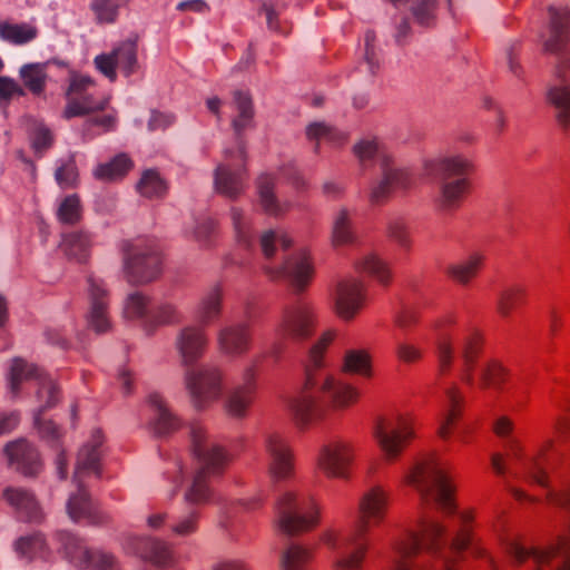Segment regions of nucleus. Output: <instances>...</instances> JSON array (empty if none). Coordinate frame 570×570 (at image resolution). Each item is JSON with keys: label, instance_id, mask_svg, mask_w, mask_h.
<instances>
[{"label": "nucleus", "instance_id": "nucleus-12", "mask_svg": "<svg viewBox=\"0 0 570 570\" xmlns=\"http://www.w3.org/2000/svg\"><path fill=\"white\" fill-rule=\"evenodd\" d=\"M223 161L214 171L215 190L232 200L240 197L247 183V153L242 144L238 147L225 148Z\"/></svg>", "mask_w": 570, "mask_h": 570}, {"label": "nucleus", "instance_id": "nucleus-47", "mask_svg": "<svg viewBox=\"0 0 570 570\" xmlns=\"http://www.w3.org/2000/svg\"><path fill=\"white\" fill-rule=\"evenodd\" d=\"M420 316L419 305L404 303L394 311L392 322L400 334L406 336L419 324Z\"/></svg>", "mask_w": 570, "mask_h": 570}, {"label": "nucleus", "instance_id": "nucleus-43", "mask_svg": "<svg viewBox=\"0 0 570 570\" xmlns=\"http://www.w3.org/2000/svg\"><path fill=\"white\" fill-rule=\"evenodd\" d=\"M355 267L358 272L368 274L383 285H387L391 281L392 274L389 264L374 253H368L360 258Z\"/></svg>", "mask_w": 570, "mask_h": 570}, {"label": "nucleus", "instance_id": "nucleus-33", "mask_svg": "<svg viewBox=\"0 0 570 570\" xmlns=\"http://www.w3.org/2000/svg\"><path fill=\"white\" fill-rule=\"evenodd\" d=\"M132 551L157 568L164 569L171 566L173 563V551L170 547L166 542L157 539H134Z\"/></svg>", "mask_w": 570, "mask_h": 570}, {"label": "nucleus", "instance_id": "nucleus-5", "mask_svg": "<svg viewBox=\"0 0 570 570\" xmlns=\"http://www.w3.org/2000/svg\"><path fill=\"white\" fill-rule=\"evenodd\" d=\"M451 323V317H448L438 321L434 325L440 331L435 346L439 372L441 375L450 372L456 353L461 361L460 377L466 385L472 386L475 383L473 370L480 351L479 336L475 333L466 332L456 335L452 340L450 335L443 332V328Z\"/></svg>", "mask_w": 570, "mask_h": 570}, {"label": "nucleus", "instance_id": "nucleus-40", "mask_svg": "<svg viewBox=\"0 0 570 570\" xmlns=\"http://www.w3.org/2000/svg\"><path fill=\"white\" fill-rule=\"evenodd\" d=\"M358 455L354 446L344 441H333L320 450L318 463H351Z\"/></svg>", "mask_w": 570, "mask_h": 570}, {"label": "nucleus", "instance_id": "nucleus-34", "mask_svg": "<svg viewBox=\"0 0 570 570\" xmlns=\"http://www.w3.org/2000/svg\"><path fill=\"white\" fill-rule=\"evenodd\" d=\"M224 289L222 285L210 286L196 305V315L203 327L217 321L223 313Z\"/></svg>", "mask_w": 570, "mask_h": 570}, {"label": "nucleus", "instance_id": "nucleus-54", "mask_svg": "<svg viewBox=\"0 0 570 570\" xmlns=\"http://www.w3.org/2000/svg\"><path fill=\"white\" fill-rule=\"evenodd\" d=\"M105 459L104 435L95 431L90 440L80 449L78 463H99Z\"/></svg>", "mask_w": 570, "mask_h": 570}, {"label": "nucleus", "instance_id": "nucleus-59", "mask_svg": "<svg viewBox=\"0 0 570 570\" xmlns=\"http://www.w3.org/2000/svg\"><path fill=\"white\" fill-rule=\"evenodd\" d=\"M39 402H43L38 411L43 412L55 406L59 401V391L53 381L46 374H40L37 379Z\"/></svg>", "mask_w": 570, "mask_h": 570}, {"label": "nucleus", "instance_id": "nucleus-52", "mask_svg": "<svg viewBox=\"0 0 570 570\" xmlns=\"http://www.w3.org/2000/svg\"><path fill=\"white\" fill-rule=\"evenodd\" d=\"M0 37L8 42L23 45L37 37V29L24 23H0Z\"/></svg>", "mask_w": 570, "mask_h": 570}, {"label": "nucleus", "instance_id": "nucleus-21", "mask_svg": "<svg viewBox=\"0 0 570 570\" xmlns=\"http://www.w3.org/2000/svg\"><path fill=\"white\" fill-rule=\"evenodd\" d=\"M175 465L174 473L184 478L187 473L191 474V483L185 493V500L189 504L204 505L214 500V492L209 485L210 478L222 473L223 465Z\"/></svg>", "mask_w": 570, "mask_h": 570}, {"label": "nucleus", "instance_id": "nucleus-32", "mask_svg": "<svg viewBox=\"0 0 570 570\" xmlns=\"http://www.w3.org/2000/svg\"><path fill=\"white\" fill-rule=\"evenodd\" d=\"M4 500L16 510L20 520L40 522L42 511L32 493L19 488H8L3 492Z\"/></svg>", "mask_w": 570, "mask_h": 570}, {"label": "nucleus", "instance_id": "nucleus-29", "mask_svg": "<svg viewBox=\"0 0 570 570\" xmlns=\"http://www.w3.org/2000/svg\"><path fill=\"white\" fill-rule=\"evenodd\" d=\"M441 405L442 412L438 433L442 439H448L455 422L461 417L464 405V395L456 383H451L443 389Z\"/></svg>", "mask_w": 570, "mask_h": 570}, {"label": "nucleus", "instance_id": "nucleus-31", "mask_svg": "<svg viewBox=\"0 0 570 570\" xmlns=\"http://www.w3.org/2000/svg\"><path fill=\"white\" fill-rule=\"evenodd\" d=\"M277 177L271 173H263L256 178V193L258 204L264 213L278 217L289 209L288 203H282L275 193Z\"/></svg>", "mask_w": 570, "mask_h": 570}, {"label": "nucleus", "instance_id": "nucleus-11", "mask_svg": "<svg viewBox=\"0 0 570 570\" xmlns=\"http://www.w3.org/2000/svg\"><path fill=\"white\" fill-rule=\"evenodd\" d=\"M184 384L193 406L205 410L219 400L224 391V373L213 364L188 366L184 371Z\"/></svg>", "mask_w": 570, "mask_h": 570}, {"label": "nucleus", "instance_id": "nucleus-15", "mask_svg": "<svg viewBox=\"0 0 570 570\" xmlns=\"http://www.w3.org/2000/svg\"><path fill=\"white\" fill-rule=\"evenodd\" d=\"M137 35H131L120 41L110 52L97 55L94 59L96 70L106 77L110 82L118 78L117 70L125 77H130L139 69Z\"/></svg>", "mask_w": 570, "mask_h": 570}, {"label": "nucleus", "instance_id": "nucleus-6", "mask_svg": "<svg viewBox=\"0 0 570 570\" xmlns=\"http://www.w3.org/2000/svg\"><path fill=\"white\" fill-rule=\"evenodd\" d=\"M122 253V276L131 285H146L161 273V256L158 246L154 240L137 239L124 242Z\"/></svg>", "mask_w": 570, "mask_h": 570}, {"label": "nucleus", "instance_id": "nucleus-46", "mask_svg": "<svg viewBox=\"0 0 570 570\" xmlns=\"http://www.w3.org/2000/svg\"><path fill=\"white\" fill-rule=\"evenodd\" d=\"M306 136L311 141H315L314 151L320 153V144L326 141L338 145L345 140L342 131L326 125L325 122H312L306 127Z\"/></svg>", "mask_w": 570, "mask_h": 570}, {"label": "nucleus", "instance_id": "nucleus-17", "mask_svg": "<svg viewBox=\"0 0 570 570\" xmlns=\"http://www.w3.org/2000/svg\"><path fill=\"white\" fill-rule=\"evenodd\" d=\"M380 177L372 184L370 198L381 204L395 193H404L414 185L412 173L396 163L390 154H380Z\"/></svg>", "mask_w": 570, "mask_h": 570}, {"label": "nucleus", "instance_id": "nucleus-56", "mask_svg": "<svg viewBox=\"0 0 570 570\" xmlns=\"http://www.w3.org/2000/svg\"><path fill=\"white\" fill-rule=\"evenodd\" d=\"M353 240V229L350 214L341 209L334 217L332 229V242L335 246L345 245Z\"/></svg>", "mask_w": 570, "mask_h": 570}, {"label": "nucleus", "instance_id": "nucleus-18", "mask_svg": "<svg viewBox=\"0 0 570 570\" xmlns=\"http://www.w3.org/2000/svg\"><path fill=\"white\" fill-rule=\"evenodd\" d=\"M88 312L86 320L88 326L97 334H102L111 328L109 317V293L105 282L92 275L87 278Z\"/></svg>", "mask_w": 570, "mask_h": 570}, {"label": "nucleus", "instance_id": "nucleus-41", "mask_svg": "<svg viewBox=\"0 0 570 570\" xmlns=\"http://www.w3.org/2000/svg\"><path fill=\"white\" fill-rule=\"evenodd\" d=\"M19 76L32 95H41L47 85V63H26L19 69Z\"/></svg>", "mask_w": 570, "mask_h": 570}, {"label": "nucleus", "instance_id": "nucleus-64", "mask_svg": "<svg viewBox=\"0 0 570 570\" xmlns=\"http://www.w3.org/2000/svg\"><path fill=\"white\" fill-rule=\"evenodd\" d=\"M58 219L63 224H76L81 218V204L77 195L67 196L57 212Z\"/></svg>", "mask_w": 570, "mask_h": 570}, {"label": "nucleus", "instance_id": "nucleus-35", "mask_svg": "<svg viewBox=\"0 0 570 570\" xmlns=\"http://www.w3.org/2000/svg\"><path fill=\"white\" fill-rule=\"evenodd\" d=\"M229 219L237 244L244 248H250L256 239L252 215L238 206H232Z\"/></svg>", "mask_w": 570, "mask_h": 570}, {"label": "nucleus", "instance_id": "nucleus-61", "mask_svg": "<svg viewBox=\"0 0 570 570\" xmlns=\"http://www.w3.org/2000/svg\"><path fill=\"white\" fill-rule=\"evenodd\" d=\"M126 0H92L90 7L98 23H112L118 16V9Z\"/></svg>", "mask_w": 570, "mask_h": 570}, {"label": "nucleus", "instance_id": "nucleus-28", "mask_svg": "<svg viewBox=\"0 0 570 570\" xmlns=\"http://www.w3.org/2000/svg\"><path fill=\"white\" fill-rule=\"evenodd\" d=\"M232 107L235 111L230 121L235 135V147H238L240 144L246 147L244 132L255 126V109L250 94L248 91L235 90L233 92Z\"/></svg>", "mask_w": 570, "mask_h": 570}, {"label": "nucleus", "instance_id": "nucleus-23", "mask_svg": "<svg viewBox=\"0 0 570 570\" xmlns=\"http://www.w3.org/2000/svg\"><path fill=\"white\" fill-rule=\"evenodd\" d=\"M174 345L181 365L186 368L204 356L208 346V335L202 325H185L177 332Z\"/></svg>", "mask_w": 570, "mask_h": 570}, {"label": "nucleus", "instance_id": "nucleus-8", "mask_svg": "<svg viewBox=\"0 0 570 570\" xmlns=\"http://www.w3.org/2000/svg\"><path fill=\"white\" fill-rule=\"evenodd\" d=\"M281 530L294 535L307 532L320 523V505L311 494L284 493L276 503Z\"/></svg>", "mask_w": 570, "mask_h": 570}, {"label": "nucleus", "instance_id": "nucleus-62", "mask_svg": "<svg viewBox=\"0 0 570 570\" xmlns=\"http://www.w3.org/2000/svg\"><path fill=\"white\" fill-rule=\"evenodd\" d=\"M200 511L197 508H190L185 514L174 520L170 525L171 532L176 535L186 537L198 530Z\"/></svg>", "mask_w": 570, "mask_h": 570}, {"label": "nucleus", "instance_id": "nucleus-16", "mask_svg": "<svg viewBox=\"0 0 570 570\" xmlns=\"http://www.w3.org/2000/svg\"><path fill=\"white\" fill-rule=\"evenodd\" d=\"M56 540L59 543V552L76 568L118 570V563L114 556L88 549L83 540L71 532L59 531L56 533Z\"/></svg>", "mask_w": 570, "mask_h": 570}, {"label": "nucleus", "instance_id": "nucleus-14", "mask_svg": "<svg viewBox=\"0 0 570 570\" xmlns=\"http://www.w3.org/2000/svg\"><path fill=\"white\" fill-rule=\"evenodd\" d=\"M95 87L96 81L90 76L71 75L66 91L67 104L62 117L69 120L105 110L109 105V97H96L91 91Z\"/></svg>", "mask_w": 570, "mask_h": 570}, {"label": "nucleus", "instance_id": "nucleus-48", "mask_svg": "<svg viewBox=\"0 0 570 570\" xmlns=\"http://www.w3.org/2000/svg\"><path fill=\"white\" fill-rule=\"evenodd\" d=\"M478 376L481 390L499 389L505 380L507 370L500 362L490 360L480 365Z\"/></svg>", "mask_w": 570, "mask_h": 570}, {"label": "nucleus", "instance_id": "nucleus-50", "mask_svg": "<svg viewBox=\"0 0 570 570\" xmlns=\"http://www.w3.org/2000/svg\"><path fill=\"white\" fill-rule=\"evenodd\" d=\"M132 166L131 160L126 155H118L111 161L99 165L94 175L101 180H114L126 175Z\"/></svg>", "mask_w": 570, "mask_h": 570}, {"label": "nucleus", "instance_id": "nucleus-2", "mask_svg": "<svg viewBox=\"0 0 570 570\" xmlns=\"http://www.w3.org/2000/svg\"><path fill=\"white\" fill-rule=\"evenodd\" d=\"M390 504L389 493L380 485L366 490L358 500L357 522L350 531L328 529L321 541L336 552L332 561L334 570H364L371 544V528L384 522Z\"/></svg>", "mask_w": 570, "mask_h": 570}, {"label": "nucleus", "instance_id": "nucleus-13", "mask_svg": "<svg viewBox=\"0 0 570 570\" xmlns=\"http://www.w3.org/2000/svg\"><path fill=\"white\" fill-rule=\"evenodd\" d=\"M101 473L102 465H76L73 482L78 490L67 502V512L73 522L98 525L107 521V517L91 501L86 489V480H98Z\"/></svg>", "mask_w": 570, "mask_h": 570}, {"label": "nucleus", "instance_id": "nucleus-44", "mask_svg": "<svg viewBox=\"0 0 570 570\" xmlns=\"http://www.w3.org/2000/svg\"><path fill=\"white\" fill-rule=\"evenodd\" d=\"M314 552V549L301 544H291L282 554V570H308Z\"/></svg>", "mask_w": 570, "mask_h": 570}, {"label": "nucleus", "instance_id": "nucleus-58", "mask_svg": "<svg viewBox=\"0 0 570 570\" xmlns=\"http://www.w3.org/2000/svg\"><path fill=\"white\" fill-rule=\"evenodd\" d=\"M217 224L213 218L202 217L194 222L190 228L186 229L194 240L200 246H209L212 238L216 234Z\"/></svg>", "mask_w": 570, "mask_h": 570}, {"label": "nucleus", "instance_id": "nucleus-27", "mask_svg": "<svg viewBox=\"0 0 570 570\" xmlns=\"http://www.w3.org/2000/svg\"><path fill=\"white\" fill-rule=\"evenodd\" d=\"M493 431L499 438L504 440V448L508 453L507 459L509 460L527 459L535 461L541 459H548L546 454L553 446V440L547 439L541 445L538 446L532 456L524 458L521 455L522 448L519 441L513 436L514 425L509 417L501 416L497 419V421L493 424Z\"/></svg>", "mask_w": 570, "mask_h": 570}, {"label": "nucleus", "instance_id": "nucleus-22", "mask_svg": "<svg viewBox=\"0 0 570 570\" xmlns=\"http://www.w3.org/2000/svg\"><path fill=\"white\" fill-rule=\"evenodd\" d=\"M149 419L146 430L157 436L166 438L181 428L180 419L171 411L167 401L159 393L153 392L146 399Z\"/></svg>", "mask_w": 570, "mask_h": 570}, {"label": "nucleus", "instance_id": "nucleus-39", "mask_svg": "<svg viewBox=\"0 0 570 570\" xmlns=\"http://www.w3.org/2000/svg\"><path fill=\"white\" fill-rule=\"evenodd\" d=\"M41 374L40 370L24 361L23 358L16 357L11 361L9 373H8V385L9 390L13 395L20 392L21 384L31 379H37Z\"/></svg>", "mask_w": 570, "mask_h": 570}, {"label": "nucleus", "instance_id": "nucleus-37", "mask_svg": "<svg viewBox=\"0 0 570 570\" xmlns=\"http://www.w3.org/2000/svg\"><path fill=\"white\" fill-rule=\"evenodd\" d=\"M547 96L556 109L558 125L570 137V85L553 86L548 90Z\"/></svg>", "mask_w": 570, "mask_h": 570}, {"label": "nucleus", "instance_id": "nucleus-24", "mask_svg": "<svg viewBox=\"0 0 570 570\" xmlns=\"http://www.w3.org/2000/svg\"><path fill=\"white\" fill-rule=\"evenodd\" d=\"M365 299V287L362 281L347 277L338 282L334 304L337 315L346 321L352 320L362 308Z\"/></svg>", "mask_w": 570, "mask_h": 570}, {"label": "nucleus", "instance_id": "nucleus-42", "mask_svg": "<svg viewBox=\"0 0 570 570\" xmlns=\"http://www.w3.org/2000/svg\"><path fill=\"white\" fill-rule=\"evenodd\" d=\"M14 548L20 557L28 560H48L50 556V550L41 533L19 538L14 543Z\"/></svg>", "mask_w": 570, "mask_h": 570}, {"label": "nucleus", "instance_id": "nucleus-10", "mask_svg": "<svg viewBox=\"0 0 570 570\" xmlns=\"http://www.w3.org/2000/svg\"><path fill=\"white\" fill-rule=\"evenodd\" d=\"M316 323V305L304 298L296 299L282 308L276 334L284 342L301 344L313 336Z\"/></svg>", "mask_w": 570, "mask_h": 570}, {"label": "nucleus", "instance_id": "nucleus-57", "mask_svg": "<svg viewBox=\"0 0 570 570\" xmlns=\"http://www.w3.org/2000/svg\"><path fill=\"white\" fill-rule=\"evenodd\" d=\"M524 289L520 286H510L500 292L497 299V311L508 317L512 311L522 302Z\"/></svg>", "mask_w": 570, "mask_h": 570}, {"label": "nucleus", "instance_id": "nucleus-26", "mask_svg": "<svg viewBox=\"0 0 570 570\" xmlns=\"http://www.w3.org/2000/svg\"><path fill=\"white\" fill-rule=\"evenodd\" d=\"M254 393L255 372L252 367H248L243 373L242 383L234 386L226 396L224 404L226 413L235 419L245 417L253 401Z\"/></svg>", "mask_w": 570, "mask_h": 570}, {"label": "nucleus", "instance_id": "nucleus-30", "mask_svg": "<svg viewBox=\"0 0 570 570\" xmlns=\"http://www.w3.org/2000/svg\"><path fill=\"white\" fill-rule=\"evenodd\" d=\"M549 37L544 41L547 51L557 52L570 40V11L567 7L550 6Z\"/></svg>", "mask_w": 570, "mask_h": 570}, {"label": "nucleus", "instance_id": "nucleus-7", "mask_svg": "<svg viewBox=\"0 0 570 570\" xmlns=\"http://www.w3.org/2000/svg\"><path fill=\"white\" fill-rule=\"evenodd\" d=\"M405 482L416 489L423 499L433 500L443 513H455V488L450 475L439 465H413L405 475Z\"/></svg>", "mask_w": 570, "mask_h": 570}, {"label": "nucleus", "instance_id": "nucleus-1", "mask_svg": "<svg viewBox=\"0 0 570 570\" xmlns=\"http://www.w3.org/2000/svg\"><path fill=\"white\" fill-rule=\"evenodd\" d=\"M459 520L460 529L449 543L445 527L423 518L417 530H409L392 542L393 557L386 570H456L455 563L468 549L476 558L485 557L472 532V512L460 513Z\"/></svg>", "mask_w": 570, "mask_h": 570}, {"label": "nucleus", "instance_id": "nucleus-25", "mask_svg": "<svg viewBox=\"0 0 570 570\" xmlns=\"http://www.w3.org/2000/svg\"><path fill=\"white\" fill-rule=\"evenodd\" d=\"M216 342L222 354L233 357L242 356L250 348V327L244 322L226 324L218 330Z\"/></svg>", "mask_w": 570, "mask_h": 570}, {"label": "nucleus", "instance_id": "nucleus-53", "mask_svg": "<svg viewBox=\"0 0 570 570\" xmlns=\"http://www.w3.org/2000/svg\"><path fill=\"white\" fill-rule=\"evenodd\" d=\"M394 353L399 361L414 364L423 358L424 350L411 338L394 336Z\"/></svg>", "mask_w": 570, "mask_h": 570}, {"label": "nucleus", "instance_id": "nucleus-60", "mask_svg": "<svg viewBox=\"0 0 570 570\" xmlns=\"http://www.w3.org/2000/svg\"><path fill=\"white\" fill-rule=\"evenodd\" d=\"M149 297L141 292L130 293L124 302V316L128 320H138L147 315Z\"/></svg>", "mask_w": 570, "mask_h": 570}, {"label": "nucleus", "instance_id": "nucleus-45", "mask_svg": "<svg viewBox=\"0 0 570 570\" xmlns=\"http://www.w3.org/2000/svg\"><path fill=\"white\" fill-rule=\"evenodd\" d=\"M4 454L11 463H37L39 460L37 448L23 438L8 442Z\"/></svg>", "mask_w": 570, "mask_h": 570}, {"label": "nucleus", "instance_id": "nucleus-55", "mask_svg": "<svg viewBox=\"0 0 570 570\" xmlns=\"http://www.w3.org/2000/svg\"><path fill=\"white\" fill-rule=\"evenodd\" d=\"M167 186L159 174L155 170H146L137 184L139 194L147 198L161 197Z\"/></svg>", "mask_w": 570, "mask_h": 570}, {"label": "nucleus", "instance_id": "nucleus-4", "mask_svg": "<svg viewBox=\"0 0 570 570\" xmlns=\"http://www.w3.org/2000/svg\"><path fill=\"white\" fill-rule=\"evenodd\" d=\"M424 168L438 179L436 204L440 210L452 213L459 209L471 190L473 161L463 154H446L426 160Z\"/></svg>", "mask_w": 570, "mask_h": 570}, {"label": "nucleus", "instance_id": "nucleus-9", "mask_svg": "<svg viewBox=\"0 0 570 570\" xmlns=\"http://www.w3.org/2000/svg\"><path fill=\"white\" fill-rule=\"evenodd\" d=\"M372 435L386 460H397L414 439V424L410 416L391 412L375 417Z\"/></svg>", "mask_w": 570, "mask_h": 570}, {"label": "nucleus", "instance_id": "nucleus-63", "mask_svg": "<svg viewBox=\"0 0 570 570\" xmlns=\"http://www.w3.org/2000/svg\"><path fill=\"white\" fill-rule=\"evenodd\" d=\"M262 252L269 259L274 256L276 245H281L283 249H287L292 245V239L285 234L275 230H267L259 238Z\"/></svg>", "mask_w": 570, "mask_h": 570}, {"label": "nucleus", "instance_id": "nucleus-20", "mask_svg": "<svg viewBox=\"0 0 570 570\" xmlns=\"http://www.w3.org/2000/svg\"><path fill=\"white\" fill-rule=\"evenodd\" d=\"M189 450L193 458L200 463H226L235 460L232 452L216 439L210 436L200 423L189 426Z\"/></svg>", "mask_w": 570, "mask_h": 570}, {"label": "nucleus", "instance_id": "nucleus-51", "mask_svg": "<svg viewBox=\"0 0 570 570\" xmlns=\"http://www.w3.org/2000/svg\"><path fill=\"white\" fill-rule=\"evenodd\" d=\"M343 372L358 374L362 376L371 375V357L363 350H350L344 355Z\"/></svg>", "mask_w": 570, "mask_h": 570}, {"label": "nucleus", "instance_id": "nucleus-38", "mask_svg": "<svg viewBox=\"0 0 570 570\" xmlns=\"http://www.w3.org/2000/svg\"><path fill=\"white\" fill-rule=\"evenodd\" d=\"M483 262L484 255L480 252H473L464 259L450 264L445 272L454 282L466 285L478 275Z\"/></svg>", "mask_w": 570, "mask_h": 570}, {"label": "nucleus", "instance_id": "nucleus-3", "mask_svg": "<svg viewBox=\"0 0 570 570\" xmlns=\"http://www.w3.org/2000/svg\"><path fill=\"white\" fill-rule=\"evenodd\" d=\"M334 335L332 331L323 333L309 350L303 390L292 402V410L302 423H307L314 417L316 402L324 396L328 397L337 409L355 403L360 396L357 389L347 383L335 381L324 370V353Z\"/></svg>", "mask_w": 570, "mask_h": 570}, {"label": "nucleus", "instance_id": "nucleus-36", "mask_svg": "<svg viewBox=\"0 0 570 570\" xmlns=\"http://www.w3.org/2000/svg\"><path fill=\"white\" fill-rule=\"evenodd\" d=\"M94 237L83 230L71 232L62 238L60 247L65 255L77 263H86L90 256Z\"/></svg>", "mask_w": 570, "mask_h": 570}, {"label": "nucleus", "instance_id": "nucleus-49", "mask_svg": "<svg viewBox=\"0 0 570 570\" xmlns=\"http://www.w3.org/2000/svg\"><path fill=\"white\" fill-rule=\"evenodd\" d=\"M264 444L274 463H292L297 460L287 442L276 433L267 434Z\"/></svg>", "mask_w": 570, "mask_h": 570}, {"label": "nucleus", "instance_id": "nucleus-19", "mask_svg": "<svg viewBox=\"0 0 570 570\" xmlns=\"http://www.w3.org/2000/svg\"><path fill=\"white\" fill-rule=\"evenodd\" d=\"M264 271L272 279H288L295 293H302L306 289L314 273L306 252L288 256L279 266L266 265Z\"/></svg>", "mask_w": 570, "mask_h": 570}]
</instances>
